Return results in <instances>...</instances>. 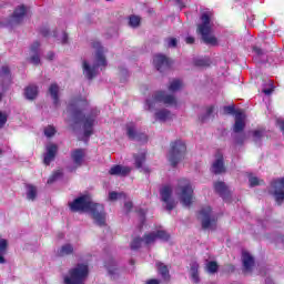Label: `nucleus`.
Wrapping results in <instances>:
<instances>
[{
  "mask_svg": "<svg viewBox=\"0 0 284 284\" xmlns=\"http://www.w3.org/2000/svg\"><path fill=\"white\" fill-rule=\"evenodd\" d=\"M71 212H90L95 225L104 227L105 225V206L92 201V196L84 194L69 203Z\"/></svg>",
  "mask_w": 284,
  "mask_h": 284,
  "instance_id": "nucleus-1",
  "label": "nucleus"
},
{
  "mask_svg": "<svg viewBox=\"0 0 284 284\" xmlns=\"http://www.w3.org/2000/svg\"><path fill=\"white\" fill-rule=\"evenodd\" d=\"M92 48L97 50L95 52V62L97 64L93 67H90L88 61H83V72L87 79L89 81H92L97 77V68H105L108 65V60L105 59L104 49L103 45H101V42L94 41L92 42Z\"/></svg>",
  "mask_w": 284,
  "mask_h": 284,
  "instance_id": "nucleus-2",
  "label": "nucleus"
},
{
  "mask_svg": "<svg viewBox=\"0 0 284 284\" xmlns=\"http://www.w3.org/2000/svg\"><path fill=\"white\" fill-rule=\"evenodd\" d=\"M200 20L202 22L197 24V34H201L202 40L206 43V45H219V40L216 37L212 36V12H203Z\"/></svg>",
  "mask_w": 284,
  "mask_h": 284,
  "instance_id": "nucleus-3",
  "label": "nucleus"
},
{
  "mask_svg": "<svg viewBox=\"0 0 284 284\" xmlns=\"http://www.w3.org/2000/svg\"><path fill=\"white\" fill-rule=\"evenodd\" d=\"M187 154V145L182 140H175L170 143L169 162L172 168H176L182 159Z\"/></svg>",
  "mask_w": 284,
  "mask_h": 284,
  "instance_id": "nucleus-4",
  "label": "nucleus"
},
{
  "mask_svg": "<svg viewBox=\"0 0 284 284\" xmlns=\"http://www.w3.org/2000/svg\"><path fill=\"white\" fill-rule=\"evenodd\" d=\"M90 274L88 264H77L69 271V276L64 277V284H85V280Z\"/></svg>",
  "mask_w": 284,
  "mask_h": 284,
  "instance_id": "nucleus-5",
  "label": "nucleus"
},
{
  "mask_svg": "<svg viewBox=\"0 0 284 284\" xmlns=\"http://www.w3.org/2000/svg\"><path fill=\"white\" fill-rule=\"evenodd\" d=\"M179 196L184 207H190L194 201V189L192 182L187 179H181L178 182Z\"/></svg>",
  "mask_w": 284,
  "mask_h": 284,
  "instance_id": "nucleus-6",
  "label": "nucleus"
},
{
  "mask_svg": "<svg viewBox=\"0 0 284 284\" xmlns=\"http://www.w3.org/2000/svg\"><path fill=\"white\" fill-rule=\"evenodd\" d=\"M156 103H163L164 105H176V98L174 95L165 94V91H156L152 99L146 100L149 110H154Z\"/></svg>",
  "mask_w": 284,
  "mask_h": 284,
  "instance_id": "nucleus-7",
  "label": "nucleus"
},
{
  "mask_svg": "<svg viewBox=\"0 0 284 284\" xmlns=\"http://www.w3.org/2000/svg\"><path fill=\"white\" fill-rule=\"evenodd\" d=\"M270 194L274 196L277 205H283L284 202V176L277 178L271 182Z\"/></svg>",
  "mask_w": 284,
  "mask_h": 284,
  "instance_id": "nucleus-8",
  "label": "nucleus"
},
{
  "mask_svg": "<svg viewBox=\"0 0 284 284\" xmlns=\"http://www.w3.org/2000/svg\"><path fill=\"white\" fill-rule=\"evenodd\" d=\"M202 217V230H216V220L212 219V207L204 206L199 212Z\"/></svg>",
  "mask_w": 284,
  "mask_h": 284,
  "instance_id": "nucleus-9",
  "label": "nucleus"
},
{
  "mask_svg": "<svg viewBox=\"0 0 284 284\" xmlns=\"http://www.w3.org/2000/svg\"><path fill=\"white\" fill-rule=\"evenodd\" d=\"M161 201L165 203V210L171 212L176 207V202L172 199V186L164 185L160 191Z\"/></svg>",
  "mask_w": 284,
  "mask_h": 284,
  "instance_id": "nucleus-10",
  "label": "nucleus"
},
{
  "mask_svg": "<svg viewBox=\"0 0 284 284\" xmlns=\"http://www.w3.org/2000/svg\"><path fill=\"white\" fill-rule=\"evenodd\" d=\"M71 159L74 163V166L68 168L69 172H77L78 168L83 165V161H85V149H74L71 151Z\"/></svg>",
  "mask_w": 284,
  "mask_h": 284,
  "instance_id": "nucleus-11",
  "label": "nucleus"
},
{
  "mask_svg": "<svg viewBox=\"0 0 284 284\" xmlns=\"http://www.w3.org/2000/svg\"><path fill=\"white\" fill-rule=\"evenodd\" d=\"M153 65L158 72H165L172 68V60L164 54H156L153 58Z\"/></svg>",
  "mask_w": 284,
  "mask_h": 284,
  "instance_id": "nucleus-12",
  "label": "nucleus"
},
{
  "mask_svg": "<svg viewBox=\"0 0 284 284\" xmlns=\"http://www.w3.org/2000/svg\"><path fill=\"white\" fill-rule=\"evenodd\" d=\"M126 135L131 141H148V135L136 131V126L133 123L126 124Z\"/></svg>",
  "mask_w": 284,
  "mask_h": 284,
  "instance_id": "nucleus-13",
  "label": "nucleus"
},
{
  "mask_svg": "<svg viewBox=\"0 0 284 284\" xmlns=\"http://www.w3.org/2000/svg\"><path fill=\"white\" fill-rule=\"evenodd\" d=\"M57 152H59V146L54 143L47 145V153H44L43 163L44 165H50L54 159H57Z\"/></svg>",
  "mask_w": 284,
  "mask_h": 284,
  "instance_id": "nucleus-14",
  "label": "nucleus"
},
{
  "mask_svg": "<svg viewBox=\"0 0 284 284\" xmlns=\"http://www.w3.org/2000/svg\"><path fill=\"white\" fill-rule=\"evenodd\" d=\"M130 172H132V168L121 164H115L109 170L111 176H129Z\"/></svg>",
  "mask_w": 284,
  "mask_h": 284,
  "instance_id": "nucleus-15",
  "label": "nucleus"
},
{
  "mask_svg": "<svg viewBox=\"0 0 284 284\" xmlns=\"http://www.w3.org/2000/svg\"><path fill=\"white\" fill-rule=\"evenodd\" d=\"M211 170H212L213 174H225V172L227 170L225 169V162H224L223 154H217V158L213 162Z\"/></svg>",
  "mask_w": 284,
  "mask_h": 284,
  "instance_id": "nucleus-16",
  "label": "nucleus"
},
{
  "mask_svg": "<svg viewBox=\"0 0 284 284\" xmlns=\"http://www.w3.org/2000/svg\"><path fill=\"white\" fill-rule=\"evenodd\" d=\"M26 12H28V9L23 4L16 8L11 16L10 23H21V21H23V17H26Z\"/></svg>",
  "mask_w": 284,
  "mask_h": 284,
  "instance_id": "nucleus-17",
  "label": "nucleus"
},
{
  "mask_svg": "<svg viewBox=\"0 0 284 284\" xmlns=\"http://www.w3.org/2000/svg\"><path fill=\"white\" fill-rule=\"evenodd\" d=\"M134 159V165L136 170H142L144 174H150V169L149 168H143V164L148 160V156L145 153H138L133 155Z\"/></svg>",
  "mask_w": 284,
  "mask_h": 284,
  "instance_id": "nucleus-18",
  "label": "nucleus"
},
{
  "mask_svg": "<svg viewBox=\"0 0 284 284\" xmlns=\"http://www.w3.org/2000/svg\"><path fill=\"white\" fill-rule=\"evenodd\" d=\"M213 187L215 190V193L221 196V199H230V189L227 187V184L225 182H215L213 184Z\"/></svg>",
  "mask_w": 284,
  "mask_h": 284,
  "instance_id": "nucleus-19",
  "label": "nucleus"
},
{
  "mask_svg": "<svg viewBox=\"0 0 284 284\" xmlns=\"http://www.w3.org/2000/svg\"><path fill=\"white\" fill-rule=\"evenodd\" d=\"M83 129H84V136H92L94 128V118L92 116H83Z\"/></svg>",
  "mask_w": 284,
  "mask_h": 284,
  "instance_id": "nucleus-20",
  "label": "nucleus"
},
{
  "mask_svg": "<svg viewBox=\"0 0 284 284\" xmlns=\"http://www.w3.org/2000/svg\"><path fill=\"white\" fill-rule=\"evenodd\" d=\"M24 97L28 101H34L39 97V87L30 84L24 89Z\"/></svg>",
  "mask_w": 284,
  "mask_h": 284,
  "instance_id": "nucleus-21",
  "label": "nucleus"
},
{
  "mask_svg": "<svg viewBox=\"0 0 284 284\" xmlns=\"http://www.w3.org/2000/svg\"><path fill=\"white\" fill-rule=\"evenodd\" d=\"M156 268L163 281H170V268L163 262H158Z\"/></svg>",
  "mask_w": 284,
  "mask_h": 284,
  "instance_id": "nucleus-22",
  "label": "nucleus"
},
{
  "mask_svg": "<svg viewBox=\"0 0 284 284\" xmlns=\"http://www.w3.org/2000/svg\"><path fill=\"white\" fill-rule=\"evenodd\" d=\"M242 261H243V266L246 270V272H250L252 270V267L254 266V257L248 252H244L242 254Z\"/></svg>",
  "mask_w": 284,
  "mask_h": 284,
  "instance_id": "nucleus-23",
  "label": "nucleus"
},
{
  "mask_svg": "<svg viewBox=\"0 0 284 284\" xmlns=\"http://www.w3.org/2000/svg\"><path fill=\"white\" fill-rule=\"evenodd\" d=\"M243 130H245V120L243 119V116H241V114H239L237 116H235L233 132L235 134H241V132H243Z\"/></svg>",
  "mask_w": 284,
  "mask_h": 284,
  "instance_id": "nucleus-24",
  "label": "nucleus"
},
{
  "mask_svg": "<svg viewBox=\"0 0 284 284\" xmlns=\"http://www.w3.org/2000/svg\"><path fill=\"white\" fill-rule=\"evenodd\" d=\"M8 254V240L0 239V264H6L4 255Z\"/></svg>",
  "mask_w": 284,
  "mask_h": 284,
  "instance_id": "nucleus-25",
  "label": "nucleus"
},
{
  "mask_svg": "<svg viewBox=\"0 0 284 284\" xmlns=\"http://www.w3.org/2000/svg\"><path fill=\"white\" fill-rule=\"evenodd\" d=\"M49 94H51V99L53 100V104L59 105V84L52 83L49 87Z\"/></svg>",
  "mask_w": 284,
  "mask_h": 284,
  "instance_id": "nucleus-26",
  "label": "nucleus"
},
{
  "mask_svg": "<svg viewBox=\"0 0 284 284\" xmlns=\"http://www.w3.org/2000/svg\"><path fill=\"white\" fill-rule=\"evenodd\" d=\"M74 254V246L72 244H64L58 250V256H70Z\"/></svg>",
  "mask_w": 284,
  "mask_h": 284,
  "instance_id": "nucleus-27",
  "label": "nucleus"
},
{
  "mask_svg": "<svg viewBox=\"0 0 284 284\" xmlns=\"http://www.w3.org/2000/svg\"><path fill=\"white\" fill-rule=\"evenodd\" d=\"M83 103V105H88V99L85 98H82L81 95H79L78 98H74L71 100V102L69 103L68 105V110H71L73 111L74 110V106L78 104V103Z\"/></svg>",
  "mask_w": 284,
  "mask_h": 284,
  "instance_id": "nucleus-28",
  "label": "nucleus"
},
{
  "mask_svg": "<svg viewBox=\"0 0 284 284\" xmlns=\"http://www.w3.org/2000/svg\"><path fill=\"white\" fill-rule=\"evenodd\" d=\"M27 199L28 201H36L37 199V186L32 184L27 185Z\"/></svg>",
  "mask_w": 284,
  "mask_h": 284,
  "instance_id": "nucleus-29",
  "label": "nucleus"
},
{
  "mask_svg": "<svg viewBox=\"0 0 284 284\" xmlns=\"http://www.w3.org/2000/svg\"><path fill=\"white\" fill-rule=\"evenodd\" d=\"M172 116V113L165 109L155 112V119L159 121H168Z\"/></svg>",
  "mask_w": 284,
  "mask_h": 284,
  "instance_id": "nucleus-30",
  "label": "nucleus"
},
{
  "mask_svg": "<svg viewBox=\"0 0 284 284\" xmlns=\"http://www.w3.org/2000/svg\"><path fill=\"white\" fill-rule=\"evenodd\" d=\"M142 240L145 245H152V243L156 242V233L155 232L145 233Z\"/></svg>",
  "mask_w": 284,
  "mask_h": 284,
  "instance_id": "nucleus-31",
  "label": "nucleus"
},
{
  "mask_svg": "<svg viewBox=\"0 0 284 284\" xmlns=\"http://www.w3.org/2000/svg\"><path fill=\"white\" fill-rule=\"evenodd\" d=\"M191 278L194 283H199V263H193L191 265Z\"/></svg>",
  "mask_w": 284,
  "mask_h": 284,
  "instance_id": "nucleus-32",
  "label": "nucleus"
},
{
  "mask_svg": "<svg viewBox=\"0 0 284 284\" xmlns=\"http://www.w3.org/2000/svg\"><path fill=\"white\" fill-rule=\"evenodd\" d=\"M183 88V82L181 80H173L169 85V92H179Z\"/></svg>",
  "mask_w": 284,
  "mask_h": 284,
  "instance_id": "nucleus-33",
  "label": "nucleus"
},
{
  "mask_svg": "<svg viewBox=\"0 0 284 284\" xmlns=\"http://www.w3.org/2000/svg\"><path fill=\"white\" fill-rule=\"evenodd\" d=\"M209 274H216L219 272V263L216 261H210L206 265Z\"/></svg>",
  "mask_w": 284,
  "mask_h": 284,
  "instance_id": "nucleus-34",
  "label": "nucleus"
},
{
  "mask_svg": "<svg viewBox=\"0 0 284 284\" xmlns=\"http://www.w3.org/2000/svg\"><path fill=\"white\" fill-rule=\"evenodd\" d=\"M61 176H63L62 170L54 171L47 181L48 185H52V183H54V181H58V179H61Z\"/></svg>",
  "mask_w": 284,
  "mask_h": 284,
  "instance_id": "nucleus-35",
  "label": "nucleus"
},
{
  "mask_svg": "<svg viewBox=\"0 0 284 284\" xmlns=\"http://www.w3.org/2000/svg\"><path fill=\"white\" fill-rule=\"evenodd\" d=\"M155 239L168 242L170 241V233H168V231L159 230L155 232Z\"/></svg>",
  "mask_w": 284,
  "mask_h": 284,
  "instance_id": "nucleus-36",
  "label": "nucleus"
},
{
  "mask_svg": "<svg viewBox=\"0 0 284 284\" xmlns=\"http://www.w3.org/2000/svg\"><path fill=\"white\" fill-rule=\"evenodd\" d=\"M129 26L131 28H139V26H141V17L139 16L129 17Z\"/></svg>",
  "mask_w": 284,
  "mask_h": 284,
  "instance_id": "nucleus-37",
  "label": "nucleus"
},
{
  "mask_svg": "<svg viewBox=\"0 0 284 284\" xmlns=\"http://www.w3.org/2000/svg\"><path fill=\"white\" fill-rule=\"evenodd\" d=\"M210 59H196L194 60V65L196 68H210Z\"/></svg>",
  "mask_w": 284,
  "mask_h": 284,
  "instance_id": "nucleus-38",
  "label": "nucleus"
},
{
  "mask_svg": "<svg viewBox=\"0 0 284 284\" xmlns=\"http://www.w3.org/2000/svg\"><path fill=\"white\" fill-rule=\"evenodd\" d=\"M142 243H143V237H135L132 240L130 247L133 251L140 250Z\"/></svg>",
  "mask_w": 284,
  "mask_h": 284,
  "instance_id": "nucleus-39",
  "label": "nucleus"
},
{
  "mask_svg": "<svg viewBox=\"0 0 284 284\" xmlns=\"http://www.w3.org/2000/svg\"><path fill=\"white\" fill-rule=\"evenodd\" d=\"M44 136H47V139H52V136H54V134H57V129L53 125H48L44 128Z\"/></svg>",
  "mask_w": 284,
  "mask_h": 284,
  "instance_id": "nucleus-40",
  "label": "nucleus"
},
{
  "mask_svg": "<svg viewBox=\"0 0 284 284\" xmlns=\"http://www.w3.org/2000/svg\"><path fill=\"white\" fill-rule=\"evenodd\" d=\"M10 77H11L10 67L2 65L0 70V79H10Z\"/></svg>",
  "mask_w": 284,
  "mask_h": 284,
  "instance_id": "nucleus-41",
  "label": "nucleus"
},
{
  "mask_svg": "<svg viewBox=\"0 0 284 284\" xmlns=\"http://www.w3.org/2000/svg\"><path fill=\"white\" fill-rule=\"evenodd\" d=\"M246 139H247V136L245 135V133H237L235 135L236 145H243L245 143Z\"/></svg>",
  "mask_w": 284,
  "mask_h": 284,
  "instance_id": "nucleus-42",
  "label": "nucleus"
},
{
  "mask_svg": "<svg viewBox=\"0 0 284 284\" xmlns=\"http://www.w3.org/2000/svg\"><path fill=\"white\" fill-rule=\"evenodd\" d=\"M213 112H214V106H207L206 108V114L205 115H201L200 116V121L202 122V123H205V120L207 119V118H210L212 114H213Z\"/></svg>",
  "mask_w": 284,
  "mask_h": 284,
  "instance_id": "nucleus-43",
  "label": "nucleus"
},
{
  "mask_svg": "<svg viewBox=\"0 0 284 284\" xmlns=\"http://www.w3.org/2000/svg\"><path fill=\"white\" fill-rule=\"evenodd\" d=\"M123 196L125 199V193H116L114 191L109 193V200L110 201H116V199Z\"/></svg>",
  "mask_w": 284,
  "mask_h": 284,
  "instance_id": "nucleus-44",
  "label": "nucleus"
},
{
  "mask_svg": "<svg viewBox=\"0 0 284 284\" xmlns=\"http://www.w3.org/2000/svg\"><path fill=\"white\" fill-rule=\"evenodd\" d=\"M263 134H265L264 130H255V131H253V139H254V141H261V139H263Z\"/></svg>",
  "mask_w": 284,
  "mask_h": 284,
  "instance_id": "nucleus-45",
  "label": "nucleus"
},
{
  "mask_svg": "<svg viewBox=\"0 0 284 284\" xmlns=\"http://www.w3.org/2000/svg\"><path fill=\"white\" fill-rule=\"evenodd\" d=\"M39 48H41V43L39 41H36L31 44L30 51L32 54H39Z\"/></svg>",
  "mask_w": 284,
  "mask_h": 284,
  "instance_id": "nucleus-46",
  "label": "nucleus"
},
{
  "mask_svg": "<svg viewBox=\"0 0 284 284\" xmlns=\"http://www.w3.org/2000/svg\"><path fill=\"white\" fill-rule=\"evenodd\" d=\"M73 116L75 119V123H81V116H83V112H81L79 109H75L73 110Z\"/></svg>",
  "mask_w": 284,
  "mask_h": 284,
  "instance_id": "nucleus-47",
  "label": "nucleus"
},
{
  "mask_svg": "<svg viewBox=\"0 0 284 284\" xmlns=\"http://www.w3.org/2000/svg\"><path fill=\"white\" fill-rule=\"evenodd\" d=\"M8 123V114L0 111V130Z\"/></svg>",
  "mask_w": 284,
  "mask_h": 284,
  "instance_id": "nucleus-48",
  "label": "nucleus"
},
{
  "mask_svg": "<svg viewBox=\"0 0 284 284\" xmlns=\"http://www.w3.org/2000/svg\"><path fill=\"white\" fill-rule=\"evenodd\" d=\"M250 187H256V185H261V181L256 176H252L248 179Z\"/></svg>",
  "mask_w": 284,
  "mask_h": 284,
  "instance_id": "nucleus-49",
  "label": "nucleus"
},
{
  "mask_svg": "<svg viewBox=\"0 0 284 284\" xmlns=\"http://www.w3.org/2000/svg\"><path fill=\"white\" fill-rule=\"evenodd\" d=\"M30 61L33 63V65H39L41 63L39 53H33V55L30 58Z\"/></svg>",
  "mask_w": 284,
  "mask_h": 284,
  "instance_id": "nucleus-50",
  "label": "nucleus"
},
{
  "mask_svg": "<svg viewBox=\"0 0 284 284\" xmlns=\"http://www.w3.org/2000/svg\"><path fill=\"white\" fill-rule=\"evenodd\" d=\"M253 52H255L256 57H264L265 54V50L257 45L253 47Z\"/></svg>",
  "mask_w": 284,
  "mask_h": 284,
  "instance_id": "nucleus-51",
  "label": "nucleus"
},
{
  "mask_svg": "<svg viewBox=\"0 0 284 284\" xmlns=\"http://www.w3.org/2000/svg\"><path fill=\"white\" fill-rule=\"evenodd\" d=\"M133 207H134V204L132 203V201H128L124 203V209L126 211V214H130Z\"/></svg>",
  "mask_w": 284,
  "mask_h": 284,
  "instance_id": "nucleus-52",
  "label": "nucleus"
},
{
  "mask_svg": "<svg viewBox=\"0 0 284 284\" xmlns=\"http://www.w3.org/2000/svg\"><path fill=\"white\" fill-rule=\"evenodd\" d=\"M224 112L225 114H234V112H236V109L234 108V105H227L224 106Z\"/></svg>",
  "mask_w": 284,
  "mask_h": 284,
  "instance_id": "nucleus-53",
  "label": "nucleus"
},
{
  "mask_svg": "<svg viewBox=\"0 0 284 284\" xmlns=\"http://www.w3.org/2000/svg\"><path fill=\"white\" fill-rule=\"evenodd\" d=\"M40 33L42 34V37H50V29L48 27H42L40 29Z\"/></svg>",
  "mask_w": 284,
  "mask_h": 284,
  "instance_id": "nucleus-54",
  "label": "nucleus"
},
{
  "mask_svg": "<svg viewBox=\"0 0 284 284\" xmlns=\"http://www.w3.org/2000/svg\"><path fill=\"white\" fill-rule=\"evenodd\" d=\"M105 267H106L109 274H111V276L114 275V274H116V268H115V267H112V266H111L110 264H108V263H105Z\"/></svg>",
  "mask_w": 284,
  "mask_h": 284,
  "instance_id": "nucleus-55",
  "label": "nucleus"
},
{
  "mask_svg": "<svg viewBox=\"0 0 284 284\" xmlns=\"http://www.w3.org/2000/svg\"><path fill=\"white\" fill-rule=\"evenodd\" d=\"M179 43V41L176 40V38H171L169 40V47L170 48H176V44Z\"/></svg>",
  "mask_w": 284,
  "mask_h": 284,
  "instance_id": "nucleus-56",
  "label": "nucleus"
},
{
  "mask_svg": "<svg viewBox=\"0 0 284 284\" xmlns=\"http://www.w3.org/2000/svg\"><path fill=\"white\" fill-rule=\"evenodd\" d=\"M145 284H161V281L156 278H151V280H148Z\"/></svg>",
  "mask_w": 284,
  "mask_h": 284,
  "instance_id": "nucleus-57",
  "label": "nucleus"
},
{
  "mask_svg": "<svg viewBox=\"0 0 284 284\" xmlns=\"http://www.w3.org/2000/svg\"><path fill=\"white\" fill-rule=\"evenodd\" d=\"M263 94H266L267 97H270V94H272V92H274V89L273 88H270V89H264L262 90Z\"/></svg>",
  "mask_w": 284,
  "mask_h": 284,
  "instance_id": "nucleus-58",
  "label": "nucleus"
},
{
  "mask_svg": "<svg viewBox=\"0 0 284 284\" xmlns=\"http://www.w3.org/2000/svg\"><path fill=\"white\" fill-rule=\"evenodd\" d=\"M61 43H62V44L68 43V33H67V32H63V34H62Z\"/></svg>",
  "mask_w": 284,
  "mask_h": 284,
  "instance_id": "nucleus-59",
  "label": "nucleus"
},
{
  "mask_svg": "<svg viewBox=\"0 0 284 284\" xmlns=\"http://www.w3.org/2000/svg\"><path fill=\"white\" fill-rule=\"evenodd\" d=\"M185 42H186L189 45H192V43H194V37H186Z\"/></svg>",
  "mask_w": 284,
  "mask_h": 284,
  "instance_id": "nucleus-60",
  "label": "nucleus"
},
{
  "mask_svg": "<svg viewBox=\"0 0 284 284\" xmlns=\"http://www.w3.org/2000/svg\"><path fill=\"white\" fill-rule=\"evenodd\" d=\"M138 214L140 216H142L143 219H145V210H143V209L138 210Z\"/></svg>",
  "mask_w": 284,
  "mask_h": 284,
  "instance_id": "nucleus-61",
  "label": "nucleus"
},
{
  "mask_svg": "<svg viewBox=\"0 0 284 284\" xmlns=\"http://www.w3.org/2000/svg\"><path fill=\"white\" fill-rule=\"evenodd\" d=\"M47 58L49 59V61H52V59H54V53L53 52H49L47 54Z\"/></svg>",
  "mask_w": 284,
  "mask_h": 284,
  "instance_id": "nucleus-62",
  "label": "nucleus"
},
{
  "mask_svg": "<svg viewBox=\"0 0 284 284\" xmlns=\"http://www.w3.org/2000/svg\"><path fill=\"white\" fill-rule=\"evenodd\" d=\"M181 8H185V4L181 0H176Z\"/></svg>",
  "mask_w": 284,
  "mask_h": 284,
  "instance_id": "nucleus-63",
  "label": "nucleus"
},
{
  "mask_svg": "<svg viewBox=\"0 0 284 284\" xmlns=\"http://www.w3.org/2000/svg\"><path fill=\"white\" fill-rule=\"evenodd\" d=\"M280 241H281V243H283V245H284V235L280 236Z\"/></svg>",
  "mask_w": 284,
  "mask_h": 284,
  "instance_id": "nucleus-64",
  "label": "nucleus"
}]
</instances>
